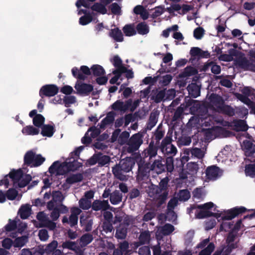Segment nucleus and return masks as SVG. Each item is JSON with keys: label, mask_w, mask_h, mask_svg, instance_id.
Listing matches in <instances>:
<instances>
[{"label": "nucleus", "mask_w": 255, "mask_h": 255, "mask_svg": "<svg viewBox=\"0 0 255 255\" xmlns=\"http://www.w3.org/2000/svg\"><path fill=\"white\" fill-rule=\"evenodd\" d=\"M71 72L73 76L77 80L84 81L86 79L87 76L92 75L94 77L104 76L106 72L104 68L98 64L93 65L89 68L87 66H81L80 69L74 67Z\"/></svg>", "instance_id": "nucleus-1"}, {"label": "nucleus", "mask_w": 255, "mask_h": 255, "mask_svg": "<svg viewBox=\"0 0 255 255\" xmlns=\"http://www.w3.org/2000/svg\"><path fill=\"white\" fill-rule=\"evenodd\" d=\"M134 164V159L127 157L121 160L119 164H116L112 168L113 173L117 178L124 181L127 179V177L124 173H128L131 171Z\"/></svg>", "instance_id": "nucleus-2"}, {"label": "nucleus", "mask_w": 255, "mask_h": 255, "mask_svg": "<svg viewBox=\"0 0 255 255\" xmlns=\"http://www.w3.org/2000/svg\"><path fill=\"white\" fill-rule=\"evenodd\" d=\"M172 131H168L166 136L162 139L159 149L164 154L173 156L177 153L176 146L172 144Z\"/></svg>", "instance_id": "nucleus-3"}, {"label": "nucleus", "mask_w": 255, "mask_h": 255, "mask_svg": "<svg viewBox=\"0 0 255 255\" xmlns=\"http://www.w3.org/2000/svg\"><path fill=\"white\" fill-rule=\"evenodd\" d=\"M241 92L242 94L236 93L235 96L238 99L248 106L251 113L253 100H255V89L250 87H245L242 89Z\"/></svg>", "instance_id": "nucleus-4"}, {"label": "nucleus", "mask_w": 255, "mask_h": 255, "mask_svg": "<svg viewBox=\"0 0 255 255\" xmlns=\"http://www.w3.org/2000/svg\"><path fill=\"white\" fill-rule=\"evenodd\" d=\"M146 133V130L142 132H138V133L133 134L128 139L127 144L128 147L127 151L129 153H132L137 150L140 146L143 143V138Z\"/></svg>", "instance_id": "nucleus-5"}, {"label": "nucleus", "mask_w": 255, "mask_h": 255, "mask_svg": "<svg viewBox=\"0 0 255 255\" xmlns=\"http://www.w3.org/2000/svg\"><path fill=\"white\" fill-rule=\"evenodd\" d=\"M111 161V158L109 156L104 155L101 152L95 153L91 156L87 162L89 165L92 166L98 163L99 166H107Z\"/></svg>", "instance_id": "nucleus-6"}, {"label": "nucleus", "mask_w": 255, "mask_h": 255, "mask_svg": "<svg viewBox=\"0 0 255 255\" xmlns=\"http://www.w3.org/2000/svg\"><path fill=\"white\" fill-rule=\"evenodd\" d=\"M251 56L255 60H248L246 57L239 58L236 61V65L245 70L255 71V51L251 54Z\"/></svg>", "instance_id": "nucleus-7"}, {"label": "nucleus", "mask_w": 255, "mask_h": 255, "mask_svg": "<svg viewBox=\"0 0 255 255\" xmlns=\"http://www.w3.org/2000/svg\"><path fill=\"white\" fill-rule=\"evenodd\" d=\"M59 92L58 87L54 84L43 86L40 89L39 94L42 99L44 97H51L55 96Z\"/></svg>", "instance_id": "nucleus-8"}, {"label": "nucleus", "mask_w": 255, "mask_h": 255, "mask_svg": "<svg viewBox=\"0 0 255 255\" xmlns=\"http://www.w3.org/2000/svg\"><path fill=\"white\" fill-rule=\"evenodd\" d=\"M248 209L245 207H235L226 211L225 214L222 217L223 220H231L238 215L247 212Z\"/></svg>", "instance_id": "nucleus-9"}, {"label": "nucleus", "mask_w": 255, "mask_h": 255, "mask_svg": "<svg viewBox=\"0 0 255 255\" xmlns=\"http://www.w3.org/2000/svg\"><path fill=\"white\" fill-rule=\"evenodd\" d=\"M78 80L74 88L77 90V93L80 95L87 96L93 91V86L90 84H87Z\"/></svg>", "instance_id": "nucleus-10"}, {"label": "nucleus", "mask_w": 255, "mask_h": 255, "mask_svg": "<svg viewBox=\"0 0 255 255\" xmlns=\"http://www.w3.org/2000/svg\"><path fill=\"white\" fill-rule=\"evenodd\" d=\"M132 100H128L124 103L121 100H117L111 105V108L116 111H120L126 112L131 105Z\"/></svg>", "instance_id": "nucleus-11"}, {"label": "nucleus", "mask_w": 255, "mask_h": 255, "mask_svg": "<svg viewBox=\"0 0 255 255\" xmlns=\"http://www.w3.org/2000/svg\"><path fill=\"white\" fill-rule=\"evenodd\" d=\"M169 179L167 177L163 178L161 180L157 186H154L151 190L150 193L159 194L162 192L168 191V184Z\"/></svg>", "instance_id": "nucleus-12"}, {"label": "nucleus", "mask_w": 255, "mask_h": 255, "mask_svg": "<svg viewBox=\"0 0 255 255\" xmlns=\"http://www.w3.org/2000/svg\"><path fill=\"white\" fill-rule=\"evenodd\" d=\"M67 162H63L64 171L65 174L69 171H74L78 170L80 167L82 166V163L78 161L77 159L74 158L73 160Z\"/></svg>", "instance_id": "nucleus-13"}, {"label": "nucleus", "mask_w": 255, "mask_h": 255, "mask_svg": "<svg viewBox=\"0 0 255 255\" xmlns=\"http://www.w3.org/2000/svg\"><path fill=\"white\" fill-rule=\"evenodd\" d=\"M110 208L111 206L108 200H96L92 203V209L95 211L100 210L106 211L110 209Z\"/></svg>", "instance_id": "nucleus-14"}, {"label": "nucleus", "mask_w": 255, "mask_h": 255, "mask_svg": "<svg viewBox=\"0 0 255 255\" xmlns=\"http://www.w3.org/2000/svg\"><path fill=\"white\" fill-rule=\"evenodd\" d=\"M168 191L162 192L159 194L151 193L152 195H150V196H154V199L156 203V207L160 208L163 204L165 203L168 198Z\"/></svg>", "instance_id": "nucleus-15"}, {"label": "nucleus", "mask_w": 255, "mask_h": 255, "mask_svg": "<svg viewBox=\"0 0 255 255\" xmlns=\"http://www.w3.org/2000/svg\"><path fill=\"white\" fill-rule=\"evenodd\" d=\"M48 171L51 174H54L57 172L59 175L65 174L64 171L63 162L60 164L59 161H56L49 167Z\"/></svg>", "instance_id": "nucleus-16"}, {"label": "nucleus", "mask_w": 255, "mask_h": 255, "mask_svg": "<svg viewBox=\"0 0 255 255\" xmlns=\"http://www.w3.org/2000/svg\"><path fill=\"white\" fill-rule=\"evenodd\" d=\"M158 149H159L158 145L154 144V141H151L148 147L144 150L145 157H149V159L151 160L152 157L156 156L157 155Z\"/></svg>", "instance_id": "nucleus-17"}, {"label": "nucleus", "mask_w": 255, "mask_h": 255, "mask_svg": "<svg viewBox=\"0 0 255 255\" xmlns=\"http://www.w3.org/2000/svg\"><path fill=\"white\" fill-rule=\"evenodd\" d=\"M220 169L216 165L208 167L206 170V174L207 178L211 180L216 179L220 174Z\"/></svg>", "instance_id": "nucleus-18"}, {"label": "nucleus", "mask_w": 255, "mask_h": 255, "mask_svg": "<svg viewBox=\"0 0 255 255\" xmlns=\"http://www.w3.org/2000/svg\"><path fill=\"white\" fill-rule=\"evenodd\" d=\"M116 114L111 111L107 114L106 117L102 120L101 123L99 125L101 129H104L108 125L113 124L115 121Z\"/></svg>", "instance_id": "nucleus-19"}, {"label": "nucleus", "mask_w": 255, "mask_h": 255, "mask_svg": "<svg viewBox=\"0 0 255 255\" xmlns=\"http://www.w3.org/2000/svg\"><path fill=\"white\" fill-rule=\"evenodd\" d=\"M244 150L247 157H254L255 153V144L249 140L244 141Z\"/></svg>", "instance_id": "nucleus-20"}, {"label": "nucleus", "mask_w": 255, "mask_h": 255, "mask_svg": "<svg viewBox=\"0 0 255 255\" xmlns=\"http://www.w3.org/2000/svg\"><path fill=\"white\" fill-rule=\"evenodd\" d=\"M165 96V92L164 90L158 91L157 89L153 90L150 95V100L154 101L156 103L161 102Z\"/></svg>", "instance_id": "nucleus-21"}, {"label": "nucleus", "mask_w": 255, "mask_h": 255, "mask_svg": "<svg viewBox=\"0 0 255 255\" xmlns=\"http://www.w3.org/2000/svg\"><path fill=\"white\" fill-rule=\"evenodd\" d=\"M163 161H164V159L159 156L158 159H155L152 163V169L158 174L165 171V166Z\"/></svg>", "instance_id": "nucleus-22"}, {"label": "nucleus", "mask_w": 255, "mask_h": 255, "mask_svg": "<svg viewBox=\"0 0 255 255\" xmlns=\"http://www.w3.org/2000/svg\"><path fill=\"white\" fill-rule=\"evenodd\" d=\"M198 209H196L195 212V217L197 219H204L210 217H219L220 215L217 213H214L209 211H205L203 209L199 211Z\"/></svg>", "instance_id": "nucleus-23"}, {"label": "nucleus", "mask_w": 255, "mask_h": 255, "mask_svg": "<svg viewBox=\"0 0 255 255\" xmlns=\"http://www.w3.org/2000/svg\"><path fill=\"white\" fill-rule=\"evenodd\" d=\"M214 206L213 203L210 202L202 205L193 204L191 205L190 208H188L187 209V213L190 214L193 212V211L196 209H203L205 211H208V210L211 209Z\"/></svg>", "instance_id": "nucleus-24"}, {"label": "nucleus", "mask_w": 255, "mask_h": 255, "mask_svg": "<svg viewBox=\"0 0 255 255\" xmlns=\"http://www.w3.org/2000/svg\"><path fill=\"white\" fill-rule=\"evenodd\" d=\"M41 128V134L43 136L50 137L53 136L55 131L54 125H51L49 124L44 125Z\"/></svg>", "instance_id": "nucleus-25"}, {"label": "nucleus", "mask_w": 255, "mask_h": 255, "mask_svg": "<svg viewBox=\"0 0 255 255\" xmlns=\"http://www.w3.org/2000/svg\"><path fill=\"white\" fill-rule=\"evenodd\" d=\"M109 36L117 42L124 41L123 34L121 30L118 27L112 29L109 32Z\"/></svg>", "instance_id": "nucleus-26"}, {"label": "nucleus", "mask_w": 255, "mask_h": 255, "mask_svg": "<svg viewBox=\"0 0 255 255\" xmlns=\"http://www.w3.org/2000/svg\"><path fill=\"white\" fill-rule=\"evenodd\" d=\"M189 94L193 98H197L200 94V87L196 83H191L187 87Z\"/></svg>", "instance_id": "nucleus-27"}, {"label": "nucleus", "mask_w": 255, "mask_h": 255, "mask_svg": "<svg viewBox=\"0 0 255 255\" xmlns=\"http://www.w3.org/2000/svg\"><path fill=\"white\" fill-rule=\"evenodd\" d=\"M23 175L22 170L21 169L18 170L13 169L8 173V177L11 178L14 183H18Z\"/></svg>", "instance_id": "nucleus-28"}, {"label": "nucleus", "mask_w": 255, "mask_h": 255, "mask_svg": "<svg viewBox=\"0 0 255 255\" xmlns=\"http://www.w3.org/2000/svg\"><path fill=\"white\" fill-rule=\"evenodd\" d=\"M123 194L120 191L116 190L112 192L110 197V201L113 205H117L122 201Z\"/></svg>", "instance_id": "nucleus-29"}, {"label": "nucleus", "mask_w": 255, "mask_h": 255, "mask_svg": "<svg viewBox=\"0 0 255 255\" xmlns=\"http://www.w3.org/2000/svg\"><path fill=\"white\" fill-rule=\"evenodd\" d=\"M161 124H160L154 132V138L155 140V144L160 145V141L163 138L165 134V131L162 129L160 127Z\"/></svg>", "instance_id": "nucleus-30"}, {"label": "nucleus", "mask_w": 255, "mask_h": 255, "mask_svg": "<svg viewBox=\"0 0 255 255\" xmlns=\"http://www.w3.org/2000/svg\"><path fill=\"white\" fill-rule=\"evenodd\" d=\"M80 223L81 226H84V229L86 232H89L92 230V225L93 224V220L87 219L84 216H81Z\"/></svg>", "instance_id": "nucleus-31"}, {"label": "nucleus", "mask_w": 255, "mask_h": 255, "mask_svg": "<svg viewBox=\"0 0 255 255\" xmlns=\"http://www.w3.org/2000/svg\"><path fill=\"white\" fill-rule=\"evenodd\" d=\"M218 109L220 113L230 117L234 116L235 114L234 110L232 107L229 105H224L223 103L220 106H218Z\"/></svg>", "instance_id": "nucleus-32"}, {"label": "nucleus", "mask_w": 255, "mask_h": 255, "mask_svg": "<svg viewBox=\"0 0 255 255\" xmlns=\"http://www.w3.org/2000/svg\"><path fill=\"white\" fill-rule=\"evenodd\" d=\"M209 100L210 103L218 108V106H220L224 103L222 97L215 93H212L210 95Z\"/></svg>", "instance_id": "nucleus-33"}, {"label": "nucleus", "mask_w": 255, "mask_h": 255, "mask_svg": "<svg viewBox=\"0 0 255 255\" xmlns=\"http://www.w3.org/2000/svg\"><path fill=\"white\" fill-rule=\"evenodd\" d=\"M136 31L139 34L145 35L149 32V29L145 22H141L136 25Z\"/></svg>", "instance_id": "nucleus-34"}, {"label": "nucleus", "mask_w": 255, "mask_h": 255, "mask_svg": "<svg viewBox=\"0 0 255 255\" xmlns=\"http://www.w3.org/2000/svg\"><path fill=\"white\" fill-rule=\"evenodd\" d=\"M31 212V208L28 205H22L19 209L18 214L22 219L28 218Z\"/></svg>", "instance_id": "nucleus-35"}, {"label": "nucleus", "mask_w": 255, "mask_h": 255, "mask_svg": "<svg viewBox=\"0 0 255 255\" xmlns=\"http://www.w3.org/2000/svg\"><path fill=\"white\" fill-rule=\"evenodd\" d=\"M39 129L33 126H27L22 129V133L24 135H37L39 133Z\"/></svg>", "instance_id": "nucleus-36"}, {"label": "nucleus", "mask_w": 255, "mask_h": 255, "mask_svg": "<svg viewBox=\"0 0 255 255\" xmlns=\"http://www.w3.org/2000/svg\"><path fill=\"white\" fill-rule=\"evenodd\" d=\"M83 179V174L79 173L72 174V175L68 177L66 179V182L68 184H73L75 183L81 182Z\"/></svg>", "instance_id": "nucleus-37"}, {"label": "nucleus", "mask_w": 255, "mask_h": 255, "mask_svg": "<svg viewBox=\"0 0 255 255\" xmlns=\"http://www.w3.org/2000/svg\"><path fill=\"white\" fill-rule=\"evenodd\" d=\"M123 31L127 36H132L136 34V31L133 24L125 25L123 28Z\"/></svg>", "instance_id": "nucleus-38"}, {"label": "nucleus", "mask_w": 255, "mask_h": 255, "mask_svg": "<svg viewBox=\"0 0 255 255\" xmlns=\"http://www.w3.org/2000/svg\"><path fill=\"white\" fill-rule=\"evenodd\" d=\"M35 155V152L32 150L26 152L24 156V163L27 166H31V165H33Z\"/></svg>", "instance_id": "nucleus-39"}, {"label": "nucleus", "mask_w": 255, "mask_h": 255, "mask_svg": "<svg viewBox=\"0 0 255 255\" xmlns=\"http://www.w3.org/2000/svg\"><path fill=\"white\" fill-rule=\"evenodd\" d=\"M106 5L101 2H96L92 5L91 9L93 11H97L102 14H105L107 13V9L106 7Z\"/></svg>", "instance_id": "nucleus-40"}, {"label": "nucleus", "mask_w": 255, "mask_h": 255, "mask_svg": "<svg viewBox=\"0 0 255 255\" xmlns=\"http://www.w3.org/2000/svg\"><path fill=\"white\" fill-rule=\"evenodd\" d=\"M149 173L147 169L143 167L141 164H138V174L137 175V179L138 181H142L147 177Z\"/></svg>", "instance_id": "nucleus-41"}, {"label": "nucleus", "mask_w": 255, "mask_h": 255, "mask_svg": "<svg viewBox=\"0 0 255 255\" xmlns=\"http://www.w3.org/2000/svg\"><path fill=\"white\" fill-rule=\"evenodd\" d=\"M157 122V117L156 114L155 113H151L147 123L146 129L150 130L155 126Z\"/></svg>", "instance_id": "nucleus-42"}, {"label": "nucleus", "mask_w": 255, "mask_h": 255, "mask_svg": "<svg viewBox=\"0 0 255 255\" xmlns=\"http://www.w3.org/2000/svg\"><path fill=\"white\" fill-rule=\"evenodd\" d=\"M174 230L175 228L172 225L166 223L161 227L160 233L163 236H168L171 234Z\"/></svg>", "instance_id": "nucleus-43"}, {"label": "nucleus", "mask_w": 255, "mask_h": 255, "mask_svg": "<svg viewBox=\"0 0 255 255\" xmlns=\"http://www.w3.org/2000/svg\"><path fill=\"white\" fill-rule=\"evenodd\" d=\"M234 126L237 131H246L248 128L246 122L243 120H239L235 121L234 122Z\"/></svg>", "instance_id": "nucleus-44"}, {"label": "nucleus", "mask_w": 255, "mask_h": 255, "mask_svg": "<svg viewBox=\"0 0 255 255\" xmlns=\"http://www.w3.org/2000/svg\"><path fill=\"white\" fill-rule=\"evenodd\" d=\"M190 197V193L187 189L180 190L177 194V199L180 201H186Z\"/></svg>", "instance_id": "nucleus-45"}, {"label": "nucleus", "mask_w": 255, "mask_h": 255, "mask_svg": "<svg viewBox=\"0 0 255 255\" xmlns=\"http://www.w3.org/2000/svg\"><path fill=\"white\" fill-rule=\"evenodd\" d=\"M57 242L56 241H53L51 243L49 244L41 253V255H42L44 253H45L47 255H49L51 253H53V252L56 250V249L57 247Z\"/></svg>", "instance_id": "nucleus-46"}, {"label": "nucleus", "mask_w": 255, "mask_h": 255, "mask_svg": "<svg viewBox=\"0 0 255 255\" xmlns=\"http://www.w3.org/2000/svg\"><path fill=\"white\" fill-rule=\"evenodd\" d=\"M32 121L33 124L36 127L41 128L44 125L45 118L42 115L38 114L33 117Z\"/></svg>", "instance_id": "nucleus-47"}, {"label": "nucleus", "mask_w": 255, "mask_h": 255, "mask_svg": "<svg viewBox=\"0 0 255 255\" xmlns=\"http://www.w3.org/2000/svg\"><path fill=\"white\" fill-rule=\"evenodd\" d=\"M93 240V235L87 233L83 235L80 238V243L82 246H86L91 243Z\"/></svg>", "instance_id": "nucleus-48"}, {"label": "nucleus", "mask_w": 255, "mask_h": 255, "mask_svg": "<svg viewBox=\"0 0 255 255\" xmlns=\"http://www.w3.org/2000/svg\"><path fill=\"white\" fill-rule=\"evenodd\" d=\"M79 205L80 208L83 210H87L92 208V203L91 200L85 199L83 197L79 201Z\"/></svg>", "instance_id": "nucleus-49"}, {"label": "nucleus", "mask_w": 255, "mask_h": 255, "mask_svg": "<svg viewBox=\"0 0 255 255\" xmlns=\"http://www.w3.org/2000/svg\"><path fill=\"white\" fill-rule=\"evenodd\" d=\"M206 66L207 67H211V72L214 74L217 75L220 74L221 72V69L220 66L217 65L213 61L207 62Z\"/></svg>", "instance_id": "nucleus-50"}, {"label": "nucleus", "mask_w": 255, "mask_h": 255, "mask_svg": "<svg viewBox=\"0 0 255 255\" xmlns=\"http://www.w3.org/2000/svg\"><path fill=\"white\" fill-rule=\"evenodd\" d=\"M32 177L30 174H25L24 177L20 179L18 182V187L23 188L25 187L31 180Z\"/></svg>", "instance_id": "nucleus-51"}, {"label": "nucleus", "mask_w": 255, "mask_h": 255, "mask_svg": "<svg viewBox=\"0 0 255 255\" xmlns=\"http://www.w3.org/2000/svg\"><path fill=\"white\" fill-rule=\"evenodd\" d=\"M165 170L166 169L168 172H171L174 169L173 166V158L172 156L167 157L166 159H164Z\"/></svg>", "instance_id": "nucleus-52"}, {"label": "nucleus", "mask_w": 255, "mask_h": 255, "mask_svg": "<svg viewBox=\"0 0 255 255\" xmlns=\"http://www.w3.org/2000/svg\"><path fill=\"white\" fill-rule=\"evenodd\" d=\"M215 249V245L213 243H210L206 248L202 250L199 254V255H211Z\"/></svg>", "instance_id": "nucleus-53"}, {"label": "nucleus", "mask_w": 255, "mask_h": 255, "mask_svg": "<svg viewBox=\"0 0 255 255\" xmlns=\"http://www.w3.org/2000/svg\"><path fill=\"white\" fill-rule=\"evenodd\" d=\"M165 218L166 221L174 222L177 219V215L174 210H168L167 209Z\"/></svg>", "instance_id": "nucleus-54"}, {"label": "nucleus", "mask_w": 255, "mask_h": 255, "mask_svg": "<svg viewBox=\"0 0 255 255\" xmlns=\"http://www.w3.org/2000/svg\"><path fill=\"white\" fill-rule=\"evenodd\" d=\"M26 238L25 236L18 237L13 242V246L15 248H21L24 246L26 243Z\"/></svg>", "instance_id": "nucleus-55"}, {"label": "nucleus", "mask_w": 255, "mask_h": 255, "mask_svg": "<svg viewBox=\"0 0 255 255\" xmlns=\"http://www.w3.org/2000/svg\"><path fill=\"white\" fill-rule=\"evenodd\" d=\"M45 160V158L40 154H35L33 165L31 167H38L41 165Z\"/></svg>", "instance_id": "nucleus-56"}, {"label": "nucleus", "mask_w": 255, "mask_h": 255, "mask_svg": "<svg viewBox=\"0 0 255 255\" xmlns=\"http://www.w3.org/2000/svg\"><path fill=\"white\" fill-rule=\"evenodd\" d=\"M245 173L246 175L252 177L255 176V164H248L245 167Z\"/></svg>", "instance_id": "nucleus-57"}, {"label": "nucleus", "mask_w": 255, "mask_h": 255, "mask_svg": "<svg viewBox=\"0 0 255 255\" xmlns=\"http://www.w3.org/2000/svg\"><path fill=\"white\" fill-rule=\"evenodd\" d=\"M127 229L124 228H119L116 230L115 237L118 239H124L127 236Z\"/></svg>", "instance_id": "nucleus-58"}, {"label": "nucleus", "mask_w": 255, "mask_h": 255, "mask_svg": "<svg viewBox=\"0 0 255 255\" xmlns=\"http://www.w3.org/2000/svg\"><path fill=\"white\" fill-rule=\"evenodd\" d=\"M17 195V191L14 188H9L5 193L6 197L9 200H14Z\"/></svg>", "instance_id": "nucleus-59"}, {"label": "nucleus", "mask_w": 255, "mask_h": 255, "mask_svg": "<svg viewBox=\"0 0 255 255\" xmlns=\"http://www.w3.org/2000/svg\"><path fill=\"white\" fill-rule=\"evenodd\" d=\"M93 17L90 14H85L79 18V23L82 25H85L92 21Z\"/></svg>", "instance_id": "nucleus-60"}, {"label": "nucleus", "mask_w": 255, "mask_h": 255, "mask_svg": "<svg viewBox=\"0 0 255 255\" xmlns=\"http://www.w3.org/2000/svg\"><path fill=\"white\" fill-rule=\"evenodd\" d=\"M201 49L198 47H192L190 50L191 58L190 60H192V58H197L199 59Z\"/></svg>", "instance_id": "nucleus-61"}, {"label": "nucleus", "mask_w": 255, "mask_h": 255, "mask_svg": "<svg viewBox=\"0 0 255 255\" xmlns=\"http://www.w3.org/2000/svg\"><path fill=\"white\" fill-rule=\"evenodd\" d=\"M149 238L150 236L149 234L145 232L141 233L140 235L138 238L139 244L140 245H142L148 243L149 241Z\"/></svg>", "instance_id": "nucleus-62"}, {"label": "nucleus", "mask_w": 255, "mask_h": 255, "mask_svg": "<svg viewBox=\"0 0 255 255\" xmlns=\"http://www.w3.org/2000/svg\"><path fill=\"white\" fill-rule=\"evenodd\" d=\"M113 65L116 68H120L121 67H126L123 65V62L121 58L118 55L114 56L113 60H111Z\"/></svg>", "instance_id": "nucleus-63"}, {"label": "nucleus", "mask_w": 255, "mask_h": 255, "mask_svg": "<svg viewBox=\"0 0 255 255\" xmlns=\"http://www.w3.org/2000/svg\"><path fill=\"white\" fill-rule=\"evenodd\" d=\"M16 227V222L9 219L8 224L5 226L4 229L6 232H10L15 230Z\"/></svg>", "instance_id": "nucleus-64"}]
</instances>
